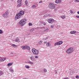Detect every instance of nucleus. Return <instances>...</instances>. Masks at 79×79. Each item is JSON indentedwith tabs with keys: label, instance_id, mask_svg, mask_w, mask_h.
<instances>
[{
	"label": "nucleus",
	"instance_id": "c85d7f7f",
	"mask_svg": "<svg viewBox=\"0 0 79 79\" xmlns=\"http://www.w3.org/2000/svg\"><path fill=\"white\" fill-rule=\"evenodd\" d=\"M0 34H3V31L1 30H0Z\"/></svg>",
	"mask_w": 79,
	"mask_h": 79
},
{
	"label": "nucleus",
	"instance_id": "37998d69",
	"mask_svg": "<svg viewBox=\"0 0 79 79\" xmlns=\"http://www.w3.org/2000/svg\"><path fill=\"white\" fill-rule=\"evenodd\" d=\"M77 13L79 15V11L77 12Z\"/></svg>",
	"mask_w": 79,
	"mask_h": 79
},
{
	"label": "nucleus",
	"instance_id": "0eeeda50",
	"mask_svg": "<svg viewBox=\"0 0 79 79\" xmlns=\"http://www.w3.org/2000/svg\"><path fill=\"white\" fill-rule=\"evenodd\" d=\"M9 14V11L7 10L5 14L2 15V16L4 18H7V17H8V15Z\"/></svg>",
	"mask_w": 79,
	"mask_h": 79
},
{
	"label": "nucleus",
	"instance_id": "412c9836",
	"mask_svg": "<svg viewBox=\"0 0 79 79\" xmlns=\"http://www.w3.org/2000/svg\"><path fill=\"white\" fill-rule=\"evenodd\" d=\"M0 61H4V60H3V58H0Z\"/></svg>",
	"mask_w": 79,
	"mask_h": 79
},
{
	"label": "nucleus",
	"instance_id": "473e14b6",
	"mask_svg": "<svg viewBox=\"0 0 79 79\" xmlns=\"http://www.w3.org/2000/svg\"><path fill=\"white\" fill-rule=\"evenodd\" d=\"M10 72H12V73H13V70L11 69H10Z\"/></svg>",
	"mask_w": 79,
	"mask_h": 79
},
{
	"label": "nucleus",
	"instance_id": "6ab92c4d",
	"mask_svg": "<svg viewBox=\"0 0 79 79\" xmlns=\"http://www.w3.org/2000/svg\"><path fill=\"white\" fill-rule=\"evenodd\" d=\"M3 72L2 71H0V76H2V75H3Z\"/></svg>",
	"mask_w": 79,
	"mask_h": 79
},
{
	"label": "nucleus",
	"instance_id": "5701e85b",
	"mask_svg": "<svg viewBox=\"0 0 79 79\" xmlns=\"http://www.w3.org/2000/svg\"><path fill=\"white\" fill-rule=\"evenodd\" d=\"M44 73H46V72H47V69H44Z\"/></svg>",
	"mask_w": 79,
	"mask_h": 79
},
{
	"label": "nucleus",
	"instance_id": "ea45409f",
	"mask_svg": "<svg viewBox=\"0 0 79 79\" xmlns=\"http://www.w3.org/2000/svg\"><path fill=\"white\" fill-rule=\"evenodd\" d=\"M6 58H3L4 61H5V60H6Z\"/></svg>",
	"mask_w": 79,
	"mask_h": 79
},
{
	"label": "nucleus",
	"instance_id": "a18cd8bd",
	"mask_svg": "<svg viewBox=\"0 0 79 79\" xmlns=\"http://www.w3.org/2000/svg\"><path fill=\"white\" fill-rule=\"evenodd\" d=\"M43 24L44 25H45V23H44Z\"/></svg>",
	"mask_w": 79,
	"mask_h": 79
},
{
	"label": "nucleus",
	"instance_id": "f704fd0d",
	"mask_svg": "<svg viewBox=\"0 0 79 79\" xmlns=\"http://www.w3.org/2000/svg\"><path fill=\"white\" fill-rule=\"evenodd\" d=\"M39 44H42V41H40L39 42Z\"/></svg>",
	"mask_w": 79,
	"mask_h": 79
},
{
	"label": "nucleus",
	"instance_id": "9d476101",
	"mask_svg": "<svg viewBox=\"0 0 79 79\" xmlns=\"http://www.w3.org/2000/svg\"><path fill=\"white\" fill-rule=\"evenodd\" d=\"M52 44V42L50 41L48 42L46 44V46L48 47H50L51 46V44Z\"/></svg>",
	"mask_w": 79,
	"mask_h": 79
},
{
	"label": "nucleus",
	"instance_id": "6e6552de",
	"mask_svg": "<svg viewBox=\"0 0 79 79\" xmlns=\"http://www.w3.org/2000/svg\"><path fill=\"white\" fill-rule=\"evenodd\" d=\"M21 17V15L19 14V13L17 14L15 18V20H17L18 19H19Z\"/></svg>",
	"mask_w": 79,
	"mask_h": 79
},
{
	"label": "nucleus",
	"instance_id": "58836bf2",
	"mask_svg": "<svg viewBox=\"0 0 79 79\" xmlns=\"http://www.w3.org/2000/svg\"><path fill=\"white\" fill-rule=\"evenodd\" d=\"M16 40H17V41L18 42V40H19V39H18V38H17Z\"/></svg>",
	"mask_w": 79,
	"mask_h": 79
},
{
	"label": "nucleus",
	"instance_id": "ddd939ff",
	"mask_svg": "<svg viewBox=\"0 0 79 79\" xmlns=\"http://www.w3.org/2000/svg\"><path fill=\"white\" fill-rule=\"evenodd\" d=\"M76 32V31L75 30L72 31H70V34H74Z\"/></svg>",
	"mask_w": 79,
	"mask_h": 79
},
{
	"label": "nucleus",
	"instance_id": "7c9ffc66",
	"mask_svg": "<svg viewBox=\"0 0 79 79\" xmlns=\"http://www.w3.org/2000/svg\"><path fill=\"white\" fill-rule=\"evenodd\" d=\"M48 31V28H47V29H46V30H45L44 31H45V32H47V31Z\"/></svg>",
	"mask_w": 79,
	"mask_h": 79
},
{
	"label": "nucleus",
	"instance_id": "79ce46f5",
	"mask_svg": "<svg viewBox=\"0 0 79 79\" xmlns=\"http://www.w3.org/2000/svg\"><path fill=\"white\" fill-rule=\"evenodd\" d=\"M15 41L16 42H18V41L17 40H15Z\"/></svg>",
	"mask_w": 79,
	"mask_h": 79
},
{
	"label": "nucleus",
	"instance_id": "a211bd4d",
	"mask_svg": "<svg viewBox=\"0 0 79 79\" xmlns=\"http://www.w3.org/2000/svg\"><path fill=\"white\" fill-rule=\"evenodd\" d=\"M61 18H62V19H64V18H66V15H64L62 16Z\"/></svg>",
	"mask_w": 79,
	"mask_h": 79
},
{
	"label": "nucleus",
	"instance_id": "dca6fc26",
	"mask_svg": "<svg viewBox=\"0 0 79 79\" xmlns=\"http://www.w3.org/2000/svg\"><path fill=\"white\" fill-rule=\"evenodd\" d=\"M11 46L14 48H15V47H17V46H16V45L15 44H12Z\"/></svg>",
	"mask_w": 79,
	"mask_h": 79
},
{
	"label": "nucleus",
	"instance_id": "cd10ccee",
	"mask_svg": "<svg viewBox=\"0 0 79 79\" xmlns=\"http://www.w3.org/2000/svg\"><path fill=\"white\" fill-rule=\"evenodd\" d=\"M29 26H32V23H29Z\"/></svg>",
	"mask_w": 79,
	"mask_h": 79
},
{
	"label": "nucleus",
	"instance_id": "2eb2a0df",
	"mask_svg": "<svg viewBox=\"0 0 79 79\" xmlns=\"http://www.w3.org/2000/svg\"><path fill=\"white\" fill-rule=\"evenodd\" d=\"M21 3H19L18 4L17 6V7L18 8H19V7H20V6H21Z\"/></svg>",
	"mask_w": 79,
	"mask_h": 79
},
{
	"label": "nucleus",
	"instance_id": "a19ab883",
	"mask_svg": "<svg viewBox=\"0 0 79 79\" xmlns=\"http://www.w3.org/2000/svg\"><path fill=\"white\" fill-rule=\"evenodd\" d=\"M39 3H42V1H41L40 2H39Z\"/></svg>",
	"mask_w": 79,
	"mask_h": 79
},
{
	"label": "nucleus",
	"instance_id": "f257e3e1",
	"mask_svg": "<svg viewBox=\"0 0 79 79\" xmlns=\"http://www.w3.org/2000/svg\"><path fill=\"white\" fill-rule=\"evenodd\" d=\"M26 23V19H23L21 20L19 22V24L20 26H23Z\"/></svg>",
	"mask_w": 79,
	"mask_h": 79
},
{
	"label": "nucleus",
	"instance_id": "4468645a",
	"mask_svg": "<svg viewBox=\"0 0 79 79\" xmlns=\"http://www.w3.org/2000/svg\"><path fill=\"white\" fill-rule=\"evenodd\" d=\"M30 58L32 61H35V58L33 57V56H31Z\"/></svg>",
	"mask_w": 79,
	"mask_h": 79
},
{
	"label": "nucleus",
	"instance_id": "aec40b11",
	"mask_svg": "<svg viewBox=\"0 0 79 79\" xmlns=\"http://www.w3.org/2000/svg\"><path fill=\"white\" fill-rule=\"evenodd\" d=\"M25 68H27V69H29L30 68V67L28 65H25Z\"/></svg>",
	"mask_w": 79,
	"mask_h": 79
},
{
	"label": "nucleus",
	"instance_id": "7ed1b4c3",
	"mask_svg": "<svg viewBox=\"0 0 79 79\" xmlns=\"http://www.w3.org/2000/svg\"><path fill=\"white\" fill-rule=\"evenodd\" d=\"M32 52H33L34 55H38L39 54V51L35 49L34 48L32 49Z\"/></svg>",
	"mask_w": 79,
	"mask_h": 79
},
{
	"label": "nucleus",
	"instance_id": "1a4fd4ad",
	"mask_svg": "<svg viewBox=\"0 0 79 79\" xmlns=\"http://www.w3.org/2000/svg\"><path fill=\"white\" fill-rule=\"evenodd\" d=\"M63 44V41H60L54 44L55 46H56V45H61Z\"/></svg>",
	"mask_w": 79,
	"mask_h": 79
},
{
	"label": "nucleus",
	"instance_id": "c756f323",
	"mask_svg": "<svg viewBox=\"0 0 79 79\" xmlns=\"http://www.w3.org/2000/svg\"><path fill=\"white\" fill-rule=\"evenodd\" d=\"M75 2H79V0H75Z\"/></svg>",
	"mask_w": 79,
	"mask_h": 79
},
{
	"label": "nucleus",
	"instance_id": "39448f33",
	"mask_svg": "<svg viewBox=\"0 0 79 79\" xmlns=\"http://www.w3.org/2000/svg\"><path fill=\"white\" fill-rule=\"evenodd\" d=\"M49 8L50 9H54L55 8V5L52 3H50L49 5Z\"/></svg>",
	"mask_w": 79,
	"mask_h": 79
},
{
	"label": "nucleus",
	"instance_id": "b1692460",
	"mask_svg": "<svg viewBox=\"0 0 79 79\" xmlns=\"http://www.w3.org/2000/svg\"><path fill=\"white\" fill-rule=\"evenodd\" d=\"M36 6H32V8L35 9L36 8Z\"/></svg>",
	"mask_w": 79,
	"mask_h": 79
},
{
	"label": "nucleus",
	"instance_id": "2f4dec72",
	"mask_svg": "<svg viewBox=\"0 0 79 79\" xmlns=\"http://www.w3.org/2000/svg\"><path fill=\"white\" fill-rule=\"evenodd\" d=\"M70 12L71 14H73V11L72 10H70Z\"/></svg>",
	"mask_w": 79,
	"mask_h": 79
},
{
	"label": "nucleus",
	"instance_id": "20e7f679",
	"mask_svg": "<svg viewBox=\"0 0 79 79\" xmlns=\"http://www.w3.org/2000/svg\"><path fill=\"white\" fill-rule=\"evenodd\" d=\"M47 21H48L49 23H50V24H53V22H55V20L53 19L52 18L48 19Z\"/></svg>",
	"mask_w": 79,
	"mask_h": 79
},
{
	"label": "nucleus",
	"instance_id": "a878e982",
	"mask_svg": "<svg viewBox=\"0 0 79 79\" xmlns=\"http://www.w3.org/2000/svg\"><path fill=\"white\" fill-rule=\"evenodd\" d=\"M34 31V29L33 28H32V29H31L30 31H31V32H33V31Z\"/></svg>",
	"mask_w": 79,
	"mask_h": 79
},
{
	"label": "nucleus",
	"instance_id": "4c0bfd02",
	"mask_svg": "<svg viewBox=\"0 0 79 79\" xmlns=\"http://www.w3.org/2000/svg\"><path fill=\"white\" fill-rule=\"evenodd\" d=\"M35 58H39V57H38V56H35Z\"/></svg>",
	"mask_w": 79,
	"mask_h": 79
},
{
	"label": "nucleus",
	"instance_id": "393cba45",
	"mask_svg": "<svg viewBox=\"0 0 79 79\" xmlns=\"http://www.w3.org/2000/svg\"><path fill=\"white\" fill-rule=\"evenodd\" d=\"M22 0H19L18 1V3H21V1H22Z\"/></svg>",
	"mask_w": 79,
	"mask_h": 79
},
{
	"label": "nucleus",
	"instance_id": "f8f14e48",
	"mask_svg": "<svg viewBox=\"0 0 79 79\" xmlns=\"http://www.w3.org/2000/svg\"><path fill=\"white\" fill-rule=\"evenodd\" d=\"M56 3L57 4H60L61 3V1L60 0H56Z\"/></svg>",
	"mask_w": 79,
	"mask_h": 79
},
{
	"label": "nucleus",
	"instance_id": "f03ea898",
	"mask_svg": "<svg viewBox=\"0 0 79 79\" xmlns=\"http://www.w3.org/2000/svg\"><path fill=\"white\" fill-rule=\"evenodd\" d=\"M74 51V50L73 48H70L66 51V52L67 53L70 54L72 53Z\"/></svg>",
	"mask_w": 79,
	"mask_h": 79
},
{
	"label": "nucleus",
	"instance_id": "e433bc0d",
	"mask_svg": "<svg viewBox=\"0 0 79 79\" xmlns=\"http://www.w3.org/2000/svg\"><path fill=\"white\" fill-rule=\"evenodd\" d=\"M54 27V25H52L51 26V27H52V28H53V27Z\"/></svg>",
	"mask_w": 79,
	"mask_h": 79
},
{
	"label": "nucleus",
	"instance_id": "72a5a7b5",
	"mask_svg": "<svg viewBox=\"0 0 79 79\" xmlns=\"http://www.w3.org/2000/svg\"><path fill=\"white\" fill-rule=\"evenodd\" d=\"M28 3V2H27V1H26L25 2V4H26V5H27V4Z\"/></svg>",
	"mask_w": 79,
	"mask_h": 79
},
{
	"label": "nucleus",
	"instance_id": "4be33fe9",
	"mask_svg": "<svg viewBox=\"0 0 79 79\" xmlns=\"http://www.w3.org/2000/svg\"><path fill=\"white\" fill-rule=\"evenodd\" d=\"M12 65V63H10L7 64L8 66H11Z\"/></svg>",
	"mask_w": 79,
	"mask_h": 79
},
{
	"label": "nucleus",
	"instance_id": "c9c22d12",
	"mask_svg": "<svg viewBox=\"0 0 79 79\" xmlns=\"http://www.w3.org/2000/svg\"><path fill=\"white\" fill-rule=\"evenodd\" d=\"M76 18H78V19H79V16L76 15Z\"/></svg>",
	"mask_w": 79,
	"mask_h": 79
},
{
	"label": "nucleus",
	"instance_id": "423d86ee",
	"mask_svg": "<svg viewBox=\"0 0 79 79\" xmlns=\"http://www.w3.org/2000/svg\"><path fill=\"white\" fill-rule=\"evenodd\" d=\"M21 48L23 50H25V49H27L28 50H30V48L28 46H23L21 47Z\"/></svg>",
	"mask_w": 79,
	"mask_h": 79
},
{
	"label": "nucleus",
	"instance_id": "bb28decb",
	"mask_svg": "<svg viewBox=\"0 0 79 79\" xmlns=\"http://www.w3.org/2000/svg\"><path fill=\"white\" fill-rule=\"evenodd\" d=\"M76 79H79V76L78 75H77L76 77Z\"/></svg>",
	"mask_w": 79,
	"mask_h": 79
},
{
	"label": "nucleus",
	"instance_id": "9b49d317",
	"mask_svg": "<svg viewBox=\"0 0 79 79\" xmlns=\"http://www.w3.org/2000/svg\"><path fill=\"white\" fill-rule=\"evenodd\" d=\"M19 13L20 15H21V16H22L24 14V11L22 10L21 11H20V12H19Z\"/></svg>",
	"mask_w": 79,
	"mask_h": 79
},
{
	"label": "nucleus",
	"instance_id": "f3484780",
	"mask_svg": "<svg viewBox=\"0 0 79 79\" xmlns=\"http://www.w3.org/2000/svg\"><path fill=\"white\" fill-rule=\"evenodd\" d=\"M28 63H29V64H31V65H32L33 64H34L33 62L31 61L28 62Z\"/></svg>",
	"mask_w": 79,
	"mask_h": 79
},
{
	"label": "nucleus",
	"instance_id": "c03bdc74",
	"mask_svg": "<svg viewBox=\"0 0 79 79\" xmlns=\"http://www.w3.org/2000/svg\"><path fill=\"white\" fill-rule=\"evenodd\" d=\"M44 44H47V42H44Z\"/></svg>",
	"mask_w": 79,
	"mask_h": 79
}]
</instances>
